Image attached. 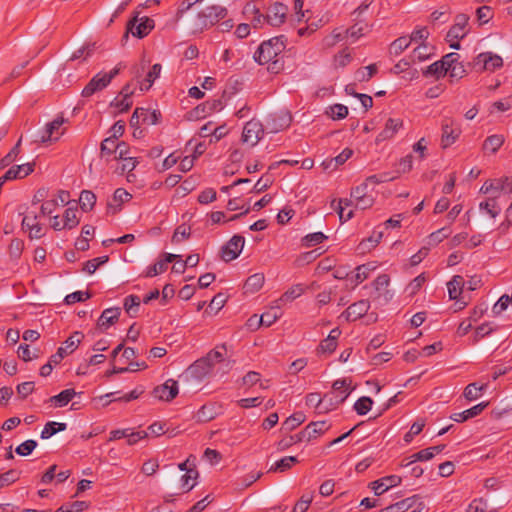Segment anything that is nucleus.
Wrapping results in <instances>:
<instances>
[{"label": "nucleus", "mask_w": 512, "mask_h": 512, "mask_svg": "<svg viewBox=\"0 0 512 512\" xmlns=\"http://www.w3.org/2000/svg\"><path fill=\"white\" fill-rule=\"evenodd\" d=\"M286 48V37L284 35L273 37L263 41L256 52L254 60L260 65H268V70L272 73H278L283 68V61L280 55Z\"/></svg>", "instance_id": "1"}, {"label": "nucleus", "mask_w": 512, "mask_h": 512, "mask_svg": "<svg viewBox=\"0 0 512 512\" xmlns=\"http://www.w3.org/2000/svg\"><path fill=\"white\" fill-rule=\"evenodd\" d=\"M227 16V9L222 6L213 5L199 12L189 29L193 32H201L211 27Z\"/></svg>", "instance_id": "2"}, {"label": "nucleus", "mask_w": 512, "mask_h": 512, "mask_svg": "<svg viewBox=\"0 0 512 512\" xmlns=\"http://www.w3.org/2000/svg\"><path fill=\"white\" fill-rule=\"evenodd\" d=\"M469 16L466 14H458L454 19V24L449 29L446 40L452 49L459 50L461 48L460 40L469 32Z\"/></svg>", "instance_id": "3"}, {"label": "nucleus", "mask_w": 512, "mask_h": 512, "mask_svg": "<svg viewBox=\"0 0 512 512\" xmlns=\"http://www.w3.org/2000/svg\"><path fill=\"white\" fill-rule=\"evenodd\" d=\"M462 129L460 123L449 116H444L441 120V146L448 148L453 145L460 137Z\"/></svg>", "instance_id": "4"}, {"label": "nucleus", "mask_w": 512, "mask_h": 512, "mask_svg": "<svg viewBox=\"0 0 512 512\" xmlns=\"http://www.w3.org/2000/svg\"><path fill=\"white\" fill-rule=\"evenodd\" d=\"M288 10V6L281 2L271 3L266 10L265 24L280 27L287 19Z\"/></svg>", "instance_id": "5"}, {"label": "nucleus", "mask_w": 512, "mask_h": 512, "mask_svg": "<svg viewBox=\"0 0 512 512\" xmlns=\"http://www.w3.org/2000/svg\"><path fill=\"white\" fill-rule=\"evenodd\" d=\"M511 177L502 176L499 178L487 179L480 188V193H504L511 194Z\"/></svg>", "instance_id": "6"}, {"label": "nucleus", "mask_w": 512, "mask_h": 512, "mask_svg": "<svg viewBox=\"0 0 512 512\" xmlns=\"http://www.w3.org/2000/svg\"><path fill=\"white\" fill-rule=\"evenodd\" d=\"M154 28V21L148 17L141 18L138 22V16L136 15L127 23V31L125 37H128V33H131L137 38H143L147 36L150 31Z\"/></svg>", "instance_id": "7"}, {"label": "nucleus", "mask_w": 512, "mask_h": 512, "mask_svg": "<svg viewBox=\"0 0 512 512\" xmlns=\"http://www.w3.org/2000/svg\"><path fill=\"white\" fill-rule=\"evenodd\" d=\"M245 239L241 235H234L222 248L221 259L230 262L236 259L243 250Z\"/></svg>", "instance_id": "8"}, {"label": "nucleus", "mask_w": 512, "mask_h": 512, "mask_svg": "<svg viewBox=\"0 0 512 512\" xmlns=\"http://www.w3.org/2000/svg\"><path fill=\"white\" fill-rule=\"evenodd\" d=\"M292 122V116L288 111H280L269 115L266 120V129L270 133H278L287 129Z\"/></svg>", "instance_id": "9"}, {"label": "nucleus", "mask_w": 512, "mask_h": 512, "mask_svg": "<svg viewBox=\"0 0 512 512\" xmlns=\"http://www.w3.org/2000/svg\"><path fill=\"white\" fill-rule=\"evenodd\" d=\"M263 134L264 129L262 123L252 119L248 121L243 128L242 141L250 146H255L262 138Z\"/></svg>", "instance_id": "10"}, {"label": "nucleus", "mask_w": 512, "mask_h": 512, "mask_svg": "<svg viewBox=\"0 0 512 512\" xmlns=\"http://www.w3.org/2000/svg\"><path fill=\"white\" fill-rule=\"evenodd\" d=\"M213 369L210 362L202 357L187 368L186 375L197 381H202L212 373Z\"/></svg>", "instance_id": "11"}, {"label": "nucleus", "mask_w": 512, "mask_h": 512, "mask_svg": "<svg viewBox=\"0 0 512 512\" xmlns=\"http://www.w3.org/2000/svg\"><path fill=\"white\" fill-rule=\"evenodd\" d=\"M351 381L347 379H338L333 383V391L324 395V399H328L331 404L335 400V404L342 403L349 396V386Z\"/></svg>", "instance_id": "12"}, {"label": "nucleus", "mask_w": 512, "mask_h": 512, "mask_svg": "<svg viewBox=\"0 0 512 512\" xmlns=\"http://www.w3.org/2000/svg\"><path fill=\"white\" fill-rule=\"evenodd\" d=\"M179 393L178 383L174 379L166 380L162 385H159L153 389V395L155 398L170 402Z\"/></svg>", "instance_id": "13"}, {"label": "nucleus", "mask_w": 512, "mask_h": 512, "mask_svg": "<svg viewBox=\"0 0 512 512\" xmlns=\"http://www.w3.org/2000/svg\"><path fill=\"white\" fill-rule=\"evenodd\" d=\"M40 214L36 211H28L22 219V226L29 232L30 238L39 239L44 235L43 227L39 223Z\"/></svg>", "instance_id": "14"}, {"label": "nucleus", "mask_w": 512, "mask_h": 512, "mask_svg": "<svg viewBox=\"0 0 512 512\" xmlns=\"http://www.w3.org/2000/svg\"><path fill=\"white\" fill-rule=\"evenodd\" d=\"M243 15L250 21L255 29H261L265 25V14L261 13L260 8L256 2H247L243 8Z\"/></svg>", "instance_id": "15"}, {"label": "nucleus", "mask_w": 512, "mask_h": 512, "mask_svg": "<svg viewBox=\"0 0 512 512\" xmlns=\"http://www.w3.org/2000/svg\"><path fill=\"white\" fill-rule=\"evenodd\" d=\"M227 353V348L225 344L216 346L214 349H212L210 352L207 353L206 356H204L211 364V366L214 368V366L218 363H222L224 365L225 370L222 372V374L227 373L233 365V361L226 360L225 356Z\"/></svg>", "instance_id": "16"}, {"label": "nucleus", "mask_w": 512, "mask_h": 512, "mask_svg": "<svg viewBox=\"0 0 512 512\" xmlns=\"http://www.w3.org/2000/svg\"><path fill=\"white\" fill-rule=\"evenodd\" d=\"M389 283L390 278L387 274H381L373 281L377 299L382 300L384 303H388L393 297V293L388 289Z\"/></svg>", "instance_id": "17"}, {"label": "nucleus", "mask_w": 512, "mask_h": 512, "mask_svg": "<svg viewBox=\"0 0 512 512\" xmlns=\"http://www.w3.org/2000/svg\"><path fill=\"white\" fill-rule=\"evenodd\" d=\"M63 117H57L52 122L46 124L45 130L41 135L40 141L45 143L48 141H57L63 134V131L59 132L61 126L65 123Z\"/></svg>", "instance_id": "18"}, {"label": "nucleus", "mask_w": 512, "mask_h": 512, "mask_svg": "<svg viewBox=\"0 0 512 512\" xmlns=\"http://www.w3.org/2000/svg\"><path fill=\"white\" fill-rule=\"evenodd\" d=\"M403 127V120L400 118H389L383 130L377 135L376 141L382 142L389 140Z\"/></svg>", "instance_id": "19"}, {"label": "nucleus", "mask_w": 512, "mask_h": 512, "mask_svg": "<svg viewBox=\"0 0 512 512\" xmlns=\"http://www.w3.org/2000/svg\"><path fill=\"white\" fill-rule=\"evenodd\" d=\"M109 85L108 79L103 72L97 73L82 90L83 97H90L98 91L105 89Z\"/></svg>", "instance_id": "20"}, {"label": "nucleus", "mask_w": 512, "mask_h": 512, "mask_svg": "<svg viewBox=\"0 0 512 512\" xmlns=\"http://www.w3.org/2000/svg\"><path fill=\"white\" fill-rule=\"evenodd\" d=\"M133 94H134V90L132 89L131 84L127 83L126 85L123 86V88L120 92V95L122 96V98L121 99H119L118 97L115 98L110 103V105L113 107H116L119 110V112L128 111L133 103L132 99H131Z\"/></svg>", "instance_id": "21"}, {"label": "nucleus", "mask_w": 512, "mask_h": 512, "mask_svg": "<svg viewBox=\"0 0 512 512\" xmlns=\"http://www.w3.org/2000/svg\"><path fill=\"white\" fill-rule=\"evenodd\" d=\"M369 308L370 303L368 300H359L351 304L343 313V315L348 321H356L357 319L363 317L368 312Z\"/></svg>", "instance_id": "22"}, {"label": "nucleus", "mask_w": 512, "mask_h": 512, "mask_svg": "<svg viewBox=\"0 0 512 512\" xmlns=\"http://www.w3.org/2000/svg\"><path fill=\"white\" fill-rule=\"evenodd\" d=\"M476 65H481L483 70L494 71L503 65V60L498 55L486 52L477 56Z\"/></svg>", "instance_id": "23"}, {"label": "nucleus", "mask_w": 512, "mask_h": 512, "mask_svg": "<svg viewBox=\"0 0 512 512\" xmlns=\"http://www.w3.org/2000/svg\"><path fill=\"white\" fill-rule=\"evenodd\" d=\"M401 483V477L398 475H389L372 482V490L376 495H382L388 489Z\"/></svg>", "instance_id": "24"}, {"label": "nucleus", "mask_w": 512, "mask_h": 512, "mask_svg": "<svg viewBox=\"0 0 512 512\" xmlns=\"http://www.w3.org/2000/svg\"><path fill=\"white\" fill-rule=\"evenodd\" d=\"M34 163H25L10 167L4 174V180L22 179L34 171Z\"/></svg>", "instance_id": "25"}, {"label": "nucleus", "mask_w": 512, "mask_h": 512, "mask_svg": "<svg viewBox=\"0 0 512 512\" xmlns=\"http://www.w3.org/2000/svg\"><path fill=\"white\" fill-rule=\"evenodd\" d=\"M329 428L330 424L326 421H316L308 424L302 433L305 434V441H311L324 434Z\"/></svg>", "instance_id": "26"}, {"label": "nucleus", "mask_w": 512, "mask_h": 512, "mask_svg": "<svg viewBox=\"0 0 512 512\" xmlns=\"http://www.w3.org/2000/svg\"><path fill=\"white\" fill-rule=\"evenodd\" d=\"M489 405V402H481L465 411L454 413L451 415V419L455 422H464L468 419L474 418L480 415L483 410Z\"/></svg>", "instance_id": "27"}, {"label": "nucleus", "mask_w": 512, "mask_h": 512, "mask_svg": "<svg viewBox=\"0 0 512 512\" xmlns=\"http://www.w3.org/2000/svg\"><path fill=\"white\" fill-rule=\"evenodd\" d=\"M120 313V308L117 307L105 309L98 319V327L104 330L108 329L118 320Z\"/></svg>", "instance_id": "28"}, {"label": "nucleus", "mask_w": 512, "mask_h": 512, "mask_svg": "<svg viewBox=\"0 0 512 512\" xmlns=\"http://www.w3.org/2000/svg\"><path fill=\"white\" fill-rule=\"evenodd\" d=\"M434 55V47L427 43H420L410 55V59L413 63L423 62Z\"/></svg>", "instance_id": "29"}, {"label": "nucleus", "mask_w": 512, "mask_h": 512, "mask_svg": "<svg viewBox=\"0 0 512 512\" xmlns=\"http://www.w3.org/2000/svg\"><path fill=\"white\" fill-rule=\"evenodd\" d=\"M305 291V288L301 284H295L291 286L282 296L275 301V304L284 306L285 304L292 302L299 298Z\"/></svg>", "instance_id": "30"}, {"label": "nucleus", "mask_w": 512, "mask_h": 512, "mask_svg": "<svg viewBox=\"0 0 512 512\" xmlns=\"http://www.w3.org/2000/svg\"><path fill=\"white\" fill-rule=\"evenodd\" d=\"M415 504H417V507L413 509L412 512H421L423 509V503L419 501V498L417 496H413L410 498H406L402 501H399L394 505L387 507L385 510L388 511L396 508L397 510L406 511L412 508Z\"/></svg>", "instance_id": "31"}, {"label": "nucleus", "mask_w": 512, "mask_h": 512, "mask_svg": "<svg viewBox=\"0 0 512 512\" xmlns=\"http://www.w3.org/2000/svg\"><path fill=\"white\" fill-rule=\"evenodd\" d=\"M162 66L160 64H154L151 69L147 72L146 77L139 81V88L141 91H148L154 81L159 78L161 74Z\"/></svg>", "instance_id": "32"}, {"label": "nucleus", "mask_w": 512, "mask_h": 512, "mask_svg": "<svg viewBox=\"0 0 512 512\" xmlns=\"http://www.w3.org/2000/svg\"><path fill=\"white\" fill-rule=\"evenodd\" d=\"M497 198L498 196L496 195L480 202V211L487 213L491 218H496L501 213V208L498 205Z\"/></svg>", "instance_id": "33"}, {"label": "nucleus", "mask_w": 512, "mask_h": 512, "mask_svg": "<svg viewBox=\"0 0 512 512\" xmlns=\"http://www.w3.org/2000/svg\"><path fill=\"white\" fill-rule=\"evenodd\" d=\"M357 22L346 30V34L352 40H358L370 31V25L364 20H356Z\"/></svg>", "instance_id": "34"}, {"label": "nucleus", "mask_w": 512, "mask_h": 512, "mask_svg": "<svg viewBox=\"0 0 512 512\" xmlns=\"http://www.w3.org/2000/svg\"><path fill=\"white\" fill-rule=\"evenodd\" d=\"M76 394V391L72 388L65 389L59 394L50 397L48 401L55 407H64L76 396Z\"/></svg>", "instance_id": "35"}, {"label": "nucleus", "mask_w": 512, "mask_h": 512, "mask_svg": "<svg viewBox=\"0 0 512 512\" xmlns=\"http://www.w3.org/2000/svg\"><path fill=\"white\" fill-rule=\"evenodd\" d=\"M281 307L279 304H276L265 311L260 317L261 325L269 327L275 323L282 316Z\"/></svg>", "instance_id": "36"}, {"label": "nucleus", "mask_w": 512, "mask_h": 512, "mask_svg": "<svg viewBox=\"0 0 512 512\" xmlns=\"http://www.w3.org/2000/svg\"><path fill=\"white\" fill-rule=\"evenodd\" d=\"M463 286V277L460 275L453 276V278L447 283L449 298L452 300L458 299L462 293Z\"/></svg>", "instance_id": "37"}, {"label": "nucleus", "mask_w": 512, "mask_h": 512, "mask_svg": "<svg viewBox=\"0 0 512 512\" xmlns=\"http://www.w3.org/2000/svg\"><path fill=\"white\" fill-rule=\"evenodd\" d=\"M505 138L501 134L488 136L483 143V150L495 154L503 145Z\"/></svg>", "instance_id": "38"}, {"label": "nucleus", "mask_w": 512, "mask_h": 512, "mask_svg": "<svg viewBox=\"0 0 512 512\" xmlns=\"http://www.w3.org/2000/svg\"><path fill=\"white\" fill-rule=\"evenodd\" d=\"M306 419V416L303 412H296L286 418V420L282 423L281 430L285 432H291L299 425H301Z\"/></svg>", "instance_id": "39"}, {"label": "nucleus", "mask_w": 512, "mask_h": 512, "mask_svg": "<svg viewBox=\"0 0 512 512\" xmlns=\"http://www.w3.org/2000/svg\"><path fill=\"white\" fill-rule=\"evenodd\" d=\"M298 462L299 461L295 456H285L276 461L269 471L282 473L292 468V466Z\"/></svg>", "instance_id": "40"}, {"label": "nucleus", "mask_w": 512, "mask_h": 512, "mask_svg": "<svg viewBox=\"0 0 512 512\" xmlns=\"http://www.w3.org/2000/svg\"><path fill=\"white\" fill-rule=\"evenodd\" d=\"M486 388L487 384L478 385L477 383H470L465 387L463 394L468 401H473L478 399Z\"/></svg>", "instance_id": "41"}, {"label": "nucleus", "mask_w": 512, "mask_h": 512, "mask_svg": "<svg viewBox=\"0 0 512 512\" xmlns=\"http://www.w3.org/2000/svg\"><path fill=\"white\" fill-rule=\"evenodd\" d=\"M377 72H378V66L376 64H370L368 66L360 67L355 72V79L359 82H367Z\"/></svg>", "instance_id": "42"}, {"label": "nucleus", "mask_w": 512, "mask_h": 512, "mask_svg": "<svg viewBox=\"0 0 512 512\" xmlns=\"http://www.w3.org/2000/svg\"><path fill=\"white\" fill-rule=\"evenodd\" d=\"M447 73L448 70L446 69L441 60L432 63L431 65L427 66L425 70H423L424 76H432L435 77L436 79H439L440 77L446 75Z\"/></svg>", "instance_id": "43"}, {"label": "nucleus", "mask_w": 512, "mask_h": 512, "mask_svg": "<svg viewBox=\"0 0 512 512\" xmlns=\"http://www.w3.org/2000/svg\"><path fill=\"white\" fill-rule=\"evenodd\" d=\"M264 280L265 278L263 274H253L247 278L244 288L246 289L247 292L254 293L262 288Z\"/></svg>", "instance_id": "44"}, {"label": "nucleus", "mask_w": 512, "mask_h": 512, "mask_svg": "<svg viewBox=\"0 0 512 512\" xmlns=\"http://www.w3.org/2000/svg\"><path fill=\"white\" fill-rule=\"evenodd\" d=\"M66 427V423H59L54 421L47 422L41 431V438L48 439L56 433L64 431Z\"/></svg>", "instance_id": "45"}, {"label": "nucleus", "mask_w": 512, "mask_h": 512, "mask_svg": "<svg viewBox=\"0 0 512 512\" xmlns=\"http://www.w3.org/2000/svg\"><path fill=\"white\" fill-rule=\"evenodd\" d=\"M22 142V137L19 138L14 147L0 160V171L5 167L12 164L18 158L20 154V146Z\"/></svg>", "instance_id": "46"}, {"label": "nucleus", "mask_w": 512, "mask_h": 512, "mask_svg": "<svg viewBox=\"0 0 512 512\" xmlns=\"http://www.w3.org/2000/svg\"><path fill=\"white\" fill-rule=\"evenodd\" d=\"M63 220H64V226L66 229L70 230V229L75 228L80 222V219L78 217L77 208L76 207H68L65 210Z\"/></svg>", "instance_id": "47"}, {"label": "nucleus", "mask_w": 512, "mask_h": 512, "mask_svg": "<svg viewBox=\"0 0 512 512\" xmlns=\"http://www.w3.org/2000/svg\"><path fill=\"white\" fill-rule=\"evenodd\" d=\"M351 204H352V200H349V199H339L338 200V204L335 207V209L339 215V219H340L341 223H344V222L350 220L354 216L353 210H349L348 212H345V208L351 206Z\"/></svg>", "instance_id": "48"}, {"label": "nucleus", "mask_w": 512, "mask_h": 512, "mask_svg": "<svg viewBox=\"0 0 512 512\" xmlns=\"http://www.w3.org/2000/svg\"><path fill=\"white\" fill-rule=\"evenodd\" d=\"M375 269H376V265L373 262L359 265L356 268V273L354 276L356 284H360L364 280H366L370 276V273L372 271H374Z\"/></svg>", "instance_id": "49"}, {"label": "nucleus", "mask_w": 512, "mask_h": 512, "mask_svg": "<svg viewBox=\"0 0 512 512\" xmlns=\"http://www.w3.org/2000/svg\"><path fill=\"white\" fill-rule=\"evenodd\" d=\"M302 441H305V434H303L302 431H300L299 433H297L295 435H291L289 437L281 439L277 443V449L279 451H284V450L288 449L289 447H291L292 445L302 442Z\"/></svg>", "instance_id": "50"}, {"label": "nucleus", "mask_w": 512, "mask_h": 512, "mask_svg": "<svg viewBox=\"0 0 512 512\" xmlns=\"http://www.w3.org/2000/svg\"><path fill=\"white\" fill-rule=\"evenodd\" d=\"M79 203L83 211H90L96 203V196L92 191L83 190L79 197Z\"/></svg>", "instance_id": "51"}, {"label": "nucleus", "mask_w": 512, "mask_h": 512, "mask_svg": "<svg viewBox=\"0 0 512 512\" xmlns=\"http://www.w3.org/2000/svg\"><path fill=\"white\" fill-rule=\"evenodd\" d=\"M411 44V39L408 36H401L394 40L390 45V54L399 55Z\"/></svg>", "instance_id": "52"}, {"label": "nucleus", "mask_w": 512, "mask_h": 512, "mask_svg": "<svg viewBox=\"0 0 512 512\" xmlns=\"http://www.w3.org/2000/svg\"><path fill=\"white\" fill-rule=\"evenodd\" d=\"M325 239H327V236L322 232L310 233L302 238V245L310 248L322 243Z\"/></svg>", "instance_id": "53"}, {"label": "nucleus", "mask_w": 512, "mask_h": 512, "mask_svg": "<svg viewBox=\"0 0 512 512\" xmlns=\"http://www.w3.org/2000/svg\"><path fill=\"white\" fill-rule=\"evenodd\" d=\"M128 150V146L125 142H118L117 151L114 154V158L131 161V169H134L136 167L137 161L134 158L128 156Z\"/></svg>", "instance_id": "54"}, {"label": "nucleus", "mask_w": 512, "mask_h": 512, "mask_svg": "<svg viewBox=\"0 0 512 512\" xmlns=\"http://www.w3.org/2000/svg\"><path fill=\"white\" fill-rule=\"evenodd\" d=\"M372 404L370 397L363 396L355 402L354 409L358 415H366L371 410Z\"/></svg>", "instance_id": "55"}, {"label": "nucleus", "mask_w": 512, "mask_h": 512, "mask_svg": "<svg viewBox=\"0 0 512 512\" xmlns=\"http://www.w3.org/2000/svg\"><path fill=\"white\" fill-rule=\"evenodd\" d=\"M118 140L114 137H107L101 143V154L104 156L114 155L117 151Z\"/></svg>", "instance_id": "56"}, {"label": "nucleus", "mask_w": 512, "mask_h": 512, "mask_svg": "<svg viewBox=\"0 0 512 512\" xmlns=\"http://www.w3.org/2000/svg\"><path fill=\"white\" fill-rule=\"evenodd\" d=\"M198 476V471L195 469L187 470V472L181 477L182 488L185 491H190L196 484L195 480Z\"/></svg>", "instance_id": "57"}, {"label": "nucleus", "mask_w": 512, "mask_h": 512, "mask_svg": "<svg viewBox=\"0 0 512 512\" xmlns=\"http://www.w3.org/2000/svg\"><path fill=\"white\" fill-rule=\"evenodd\" d=\"M140 305V298L136 295H129L124 299V309L130 316H135Z\"/></svg>", "instance_id": "58"}, {"label": "nucleus", "mask_w": 512, "mask_h": 512, "mask_svg": "<svg viewBox=\"0 0 512 512\" xmlns=\"http://www.w3.org/2000/svg\"><path fill=\"white\" fill-rule=\"evenodd\" d=\"M83 338L84 335L81 332L76 331L64 342L65 346L62 347L66 348L67 355L72 353L78 347Z\"/></svg>", "instance_id": "59"}, {"label": "nucleus", "mask_w": 512, "mask_h": 512, "mask_svg": "<svg viewBox=\"0 0 512 512\" xmlns=\"http://www.w3.org/2000/svg\"><path fill=\"white\" fill-rule=\"evenodd\" d=\"M327 114L333 120L344 119L348 115V108L342 104H334L329 107Z\"/></svg>", "instance_id": "60"}, {"label": "nucleus", "mask_w": 512, "mask_h": 512, "mask_svg": "<svg viewBox=\"0 0 512 512\" xmlns=\"http://www.w3.org/2000/svg\"><path fill=\"white\" fill-rule=\"evenodd\" d=\"M21 475L20 471H17L15 469H10L6 471L5 473L0 474V484H2L3 488L6 486H9L16 481L19 480Z\"/></svg>", "instance_id": "61"}, {"label": "nucleus", "mask_w": 512, "mask_h": 512, "mask_svg": "<svg viewBox=\"0 0 512 512\" xmlns=\"http://www.w3.org/2000/svg\"><path fill=\"white\" fill-rule=\"evenodd\" d=\"M108 256H101L91 260H88L84 263L83 271L88 274H93L99 266L105 264L108 261Z\"/></svg>", "instance_id": "62"}, {"label": "nucleus", "mask_w": 512, "mask_h": 512, "mask_svg": "<svg viewBox=\"0 0 512 512\" xmlns=\"http://www.w3.org/2000/svg\"><path fill=\"white\" fill-rule=\"evenodd\" d=\"M451 231L449 228L443 227L435 232H432L428 236V244L429 245H437L438 243L442 242L445 238H447L450 235Z\"/></svg>", "instance_id": "63"}, {"label": "nucleus", "mask_w": 512, "mask_h": 512, "mask_svg": "<svg viewBox=\"0 0 512 512\" xmlns=\"http://www.w3.org/2000/svg\"><path fill=\"white\" fill-rule=\"evenodd\" d=\"M341 40H343V34L340 31L334 30L331 34L323 38L321 45L324 49H329Z\"/></svg>", "instance_id": "64"}]
</instances>
